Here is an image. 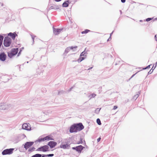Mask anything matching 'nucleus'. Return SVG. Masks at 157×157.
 <instances>
[{
    "label": "nucleus",
    "mask_w": 157,
    "mask_h": 157,
    "mask_svg": "<svg viewBox=\"0 0 157 157\" xmlns=\"http://www.w3.org/2000/svg\"><path fill=\"white\" fill-rule=\"evenodd\" d=\"M11 43V39L10 38L6 37L5 38L4 40V44L6 47H9Z\"/></svg>",
    "instance_id": "f257e3e1"
},
{
    "label": "nucleus",
    "mask_w": 157,
    "mask_h": 157,
    "mask_svg": "<svg viewBox=\"0 0 157 157\" xmlns=\"http://www.w3.org/2000/svg\"><path fill=\"white\" fill-rule=\"evenodd\" d=\"M18 48L12 49L10 53H8V56L11 58L13 56L16 55L18 52Z\"/></svg>",
    "instance_id": "f03ea898"
},
{
    "label": "nucleus",
    "mask_w": 157,
    "mask_h": 157,
    "mask_svg": "<svg viewBox=\"0 0 157 157\" xmlns=\"http://www.w3.org/2000/svg\"><path fill=\"white\" fill-rule=\"evenodd\" d=\"M14 150L13 148H10L9 149H7L4 150L2 153L3 155L6 154H10L13 153V151Z\"/></svg>",
    "instance_id": "7ed1b4c3"
},
{
    "label": "nucleus",
    "mask_w": 157,
    "mask_h": 157,
    "mask_svg": "<svg viewBox=\"0 0 157 157\" xmlns=\"http://www.w3.org/2000/svg\"><path fill=\"white\" fill-rule=\"evenodd\" d=\"M49 147L48 145H44L38 148L37 150L38 151L45 152L49 151Z\"/></svg>",
    "instance_id": "20e7f679"
},
{
    "label": "nucleus",
    "mask_w": 157,
    "mask_h": 157,
    "mask_svg": "<svg viewBox=\"0 0 157 157\" xmlns=\"http://www.w3.org/2000/svg\"><path fill=\"white\" fill-rule=\"evenodd\" d=\"M22 128L27 130H30L31 127L29 123H25L24 124L22 125Z\"/></svg>",
    "instance_id": "39448f33"
},
{
    "label": "nucleus",
    "mask_w": 157,
    "mask_h": 157,
    "mask_svg": "<svg viewBox=\"0 0 157 157\" xmlns=\"http://www.w3.org/2000/svg\"><path fill=\"white\" fill-rule=\"evenodd\" d=\"M6 58V54L4 52L0 53V60L4 61H5Z\"/></svg>",
    "instance_id": "423d86ee"
},
{
    "label": "nucleus",
    "mask_w": 157,
    "mask_h": 157,
    "mask_svg": "<svg viewBox=\"0 0 157 157\" xmlns=\"http://www.w3.org/2000/svg\"><path fill=\"white\" fill-rule=\"evenodd\" d=\"M57 145V143L53 141H51L48 142V145L51 148L54 147Z\"/></svg>",
    "instance_id": "0eeeda50"
},
{
    "label": "nucleus",
    "mask_w": 157,
    "mask_h": 157,
    "mask_svg": "<svg viewBox=\"0 0 157 157\" xmlns=\"http://www.w3.org/2000/svg\"><path fill=\"white\" fill-rule=\"evenodd\" d=\"M78 131H80L83 129L84 127L82 123H79L75 124Z\"/></svg>",
    "instance_id": "6e6552de"
},
{
    "label": "nucleus",
    "mask_w": 157,
    "mask_h": 157,
    "mask_svg": "<svg viewBox=\"0 0 157 157\" xmlns=\"http://www.w3.org/2000/svg\"><path fill=\"white\" fill-rule=\"evenodd\" d=\"M62 30V29H56L55 28H53V33L55 35H57L59 34Z\"/></svg>",
    "instance_id": "1a4fd4ad"
},
{
    "label": "nucleus",
    "mask_w": 157,
    "mask_h": 157,
    "mask_svg": "<svg viewBox=\"0 0 157 157\" xmlns=\"http://www.w3.org/2000/svg\"><path fill=\"white\" fill-rule=\"evenodd\" d=\"M70 131L71 132H77L78 131L75 125L72 126L70 129Z\"/></svg>",
    "instance_id": "9d476101"
},
{
    "label": "nucleus",
    "mask_w": 157,
    "mask_h": 157,
    "mask_svg": "<svg viewBox=\"0 0 157 157\" xmlns=\"http://www.w3.org/2000/svg\"><path fill=\"white\" fill-rule=\"evenodd\" d=\"M33 142H26L25 146L24 147L26 149H27L28 148H29L30 147H31L33 144Z\"/></svg>",
    "instance_id": "9b49d317"
},
{
    "label": "nucleus",
    "mask_w": 157,
    "mask_h": 157,
    "mask_svg": "<svg viewBox=\"0 0 157 157\" xmlns=\"http://www.w3.org/2000/svg\"><path fill=\"white\" fill-rule=\"evenodd\" d=\"M44 140L46 141H48L50 140H54L53 136L52 135H48L44 137Z\"/></svg>",
    "instance_id": "f8f14e48"
},
{
    "label": "nucleus",
    "mask_w": 157,
    "mask_h": 157,
    "mask_svg": "<svg viewBox=\"0 0 157 157\" xmlns=\"http://www.w3.org/2000/svg\"><path fill=\"white\" fill-rule=\"evenodd\" d=\"M77 48V46H75L74 47H67L65 50V52L67 53L69 51L71 50H73V49H76Z\"/></svg>",
    "instance_id": "ddd939ff"
},
{
    "label": "nucleus",
    "mask_w": 157,
    "mask_h": 157,
    "mask_svg": "<svg viewBox=\"0 0 157 157\" xmlns=\"http://www.w3.org/2000/svg\"><path fill=\"white\" fill-rule=\"evenodd\" d=\"M70 147L69 145L66 144H61L60 145V147L64 149H68Z\"/></svg>",
    "instance_id": "4468645a"
},
{
    "label": "nucleus",
    "mask_w": 157,
    "mask_h": 157,
    "mask_svg": "<svg viewBox=\"0 0 157 157\" xmlns=\"http://www.w3.org/2000/svg\"><path fill=\"white\" fill-rule=\"evenodd\" d=\"M83 147L82 145H80L76 147V150L79 152H81L83 148Z\"/></svg>",
    "instance_id": "2eb2a0df"
},
{
    "label": "nucleus",
    "mask_w": 157,
    "mask_h": 157,
    "mask_svg": "<svg viewBox=\"0 0 157 157\" xmlns=\"http://www.w3.org/2000/svg\"><path fill=\"white\" fill-rule=\"evenodd\" d=\"M8 36H10L14 40L15 39L16 36H17V35L15 33H10L8 34Z\"/></svg>",
    "instance_id": "dca6fc26"
},
{
    "label": "nucleus",
    "mask_w": 157,
    "mask_h": 157,
    "mask_svg": "<svg viewBox=\"0 0 157 157\" xmlns=\"http://www.w3.org/2000/svg\"><path fill=\"white\" fill-rule=\"evenodd\" d=\"M85 58V57H83L80 56L79 58L78 59V62H80L82 61V60H84Z\"/></svg>",
    "instance_id": "f3484780"
},
{
    "label": "nucleus",
    "mask_w": 157,
    "mask_h": 157,
    "mask_svg": "<svg viewBox=\"0 0 157 157\" xmlns=\"http://www.w3.org/2000/svg\"><path fill=\"white\" fill-rule=\"evenodd\" d=\"M68 2L67 1V2H65L63 4V7H67L68 6Z\"/></svg>",
    "instance_id": "a211bd4d"
},
{
    "label": "nucleus",
    "mask_w": 157,
    "mask_h": 157,
    "mask_svg": "<svg viewBox=\"0 0 157 157\" xmlns=\"http://www.w3.org/2000/svg\"><path fill=\"white\" fill-rule=\"evenodd\" d=\"M81 56H84V57H85V58L86 57V53L85 52H82L80 54Z\"/></svg>",
    "instance_id": "6ab92c4d"
},
{
    "label": "nucleus",
    "mask_w": 157,
    "mask_h": 157,
    "mask_svg": "<svg viewBox=\"0 0 157 157\" xmlns=\"http://www.w3.org/2000/svg\"><path fill=\"white\" fill-rule=\"evenodd\" d=\"M90 31V30L88 29H86L84 31H83L82 32V33L83 34L84 33H88Z\"/></svg>",
    "instance_id": "aec40b11"
},
{
    "label": "nucleus",
    "mask_w": 157,
    "mask_h": 157,
    "mask_svg": "<svg viewBox=\"0 0 157 157\" xmlns=\"http://www.w3.org/2000/svg\"><path fill=\"white\" fill-rule=\"evenodd\" d=\"M44 137L43 138H40L38 139V141L39 142H41L43 141H45V140H44Z\"/></svg>",
    "instance_id": "412c9836"
},
{
    "label": "nucleus",
    "mask_w": 157,
    "mask_h": 157,
    "mask_svg": "<svg viewBox=\"0 0 157 157\" xmlns=\"http://www.w3.org/2000/svg\"><path fill=\"white\" fill-rule=\"evenodd\" d=\"M44 155V156H45H45H46V157H47V156L50 157V156H53L54 155V154H48V155Z\"/></svg>",
    "instance_id": "4be33fe9"
},
{
    "label": "nucleus",
    "mask_w": 157,
    "mask_h": 157,
    "mask_svg": "<svg viewBox=\"0 0 157 157\" xmlns=\"http://www.w3.org/2000/svg\"><path fill=\"white\" fill-rule=\"evenodd\" d=\"M97 122L98 124L99 125H101V121L99 119H97Z\"/></svg>",
    "instance_id": "5701e85b"
},
{
    "label": "nucleus",
    "mask_w": 157,
    "mask_h": 157,
    "mask_svg": "<svg viewBox=\"0 0 157 157\" xmlns=\"http://www.w3.org/2000/svg\"><path fill=\"white\" fill-rule=\"evenodd\" d=\"M151 20V18H148L146 19V21H150Z\"/></svg>",
    "instance_id": "b1692460"
},
{
    "label": "nucleus",
    "mask_w": 157,
    "mask_h": 157,
    "mask_svg": "<svg viewBox=\"0 0 157 157\" xmlns=\"http://www.w3.org/2000/svg\"><path fill=\"white\" fill-rule=\"evenodd\" d=\"M117 108V106L115 105L114 106L113 109H115Z\"/></svg>",
    "instance_id": "393cba45"
},
{
    "label": "nucleus",
    "mask_w": 157,
    "mask_h": 157,
    "mask_svg": "<svg viewBox=\"0 0 157 157\" xmlns=\"http://www.w3.org/2000/svg\"><path fill=\"white\" fill-rule=\"evenodd\" d=\"M96 96V95L95 94H92V96L93 97H95Z\"/></svg>",
    "instance_id": "a878e982"
},
{
    "label": "nucleus",
    "mask_w": 157,
    "mask_h": 157,
    "mask_svg": "<svg viewBox=\"0 0 157 157\" xmlns=\"http://www.w3.org/2000/svg\"><path fill=\"white\" fill-rule=\"evenodd\" d=\"M150 65H148L146 67L144 68V69H147V68H150Z\"/></svg>",
    "instance_id": "bb28decb"
},
{
    "label": "nucleus",
    "mask_w": 157,
    "mask_h": 157,
    "mask_svg": "<svg viewBox=\"0 0 157 157\" xmlns=\"http://www.w3.org/2000/svg\"><path fill=\"white\" fill-rule=\"evenodd\" d=\"M101 139V138L100 137H99L98 139H97V141H98V142H99L100 141Z\"/></svg>",
    "instance_id": "cd10ccee"
},
{
    "label": "nucleus",
    "mask_w": 157,
    "mask_h": 157,
    "mask_svg": "<svg viewBox=\"0 0 157 157\" xmlns=\"http://www.w3.org/2000/svg\"><path fill=\"white\" fill-rule=\"evenodd\" d=\"M35 36H32V38L33 40V42L34 41V37H35Z\"/></svg>",
    "instance_id": "c85d7f7f"
},
{
    "label": "nucleus",
    "mask_w": 157,
    "mask_h": 157,
    "mask_svg": "<svg viewBox=\"0 0 157 157\" xmlns=\"http://www.w3.org/2000/svg\"><path fill=\"white\" fill-rule=\"evenodd\" d=\"M155 38L156 40H157V37L156 36V35H155Z\"/></svg>",
    "instance_id": "c756f323"
},
{
    "label": "nucleus",
    "mask_w": 157,
    "mask_h": 157,
    "mask_svg": "<svg viewBox=\"0 0 157 157\" xmlns=\"http://www.w3.org/2000/svg\"><path fill=\"white\" fill-rule=\"evenodd\" d=\"M121 1L122 2L124 3L125 2V0H121Z\"/></svg>",
    "instance_id": "7c9ffc66"
},
{
    "label": "nucleus",
    "mask_w": 157,
    "mask_h": 157,
    "mask_svg": "<svg viewBox=\"0 0 157 157\" xmlns=\"http://www.w3.org/2000/svg\"><path fill=\"white\" fill-rule=\"evenodd\" d=\"M137 73V72H136V73L135 74H133V75L132 76V77H131V78H132L133 77H134V75H135Z\"/></svg>",
    "instance_id": "2f4dec72"
},
{
    "label": "nucleus",
    "mask_w": 157,
    "mask_h": 157,
    "mask_svg": "<svg viewBox=\"0 0 157 157\" xmlns=\"http://www.w3.org/2000/svg\"><path fill=\"white\" fill-rule=\"evenodd\" d=\"M137 73V72H136V73L135 74H133V75L132 76V77H131V78H132L133 77H134V75H135Z\"/></svg>",
    "instance_id": "473e14b6"
},
{
    "label": "nucleus",
    "mask_w": 157,
    "mask_h": 157,
    "mask_svg": "<svg viewBox=\"0 0 157 157\" xmlns=\"http://www.w3.org/2000/svg\"><path fill=\"white\" fill-rule=\"evenodd\" d=\"M72 149H74V150H76V147H73L72 148Z\"/></svg>",
    "instance_id": "72a5a7b5"
},
{
    "label": "nucleus",
    "mask_w": 157,
    "mask_h": 157,
    "mask_svg": "<svg viewBox=\"0 0 157 157\" xmlns=\"http://www.w3.org/2000/svg\"><path fill=\"white\" fill-rule=\"evenodd\" d=\"M55 0L56 2H59V1H61V0Z\"/></svg>",
    "instance_id": "f704fd0d"
},
{
    "label": "nucleus",
    "mask_w": 157,
    "mask_h": 157,
    "mask_svg": "<svg viewBox=\"0 0 157 157\" xmlns=\"http://www.w3.org/2000/svg\"><path fill=\"white\" fill-rule=\"evenodd\" d=\"M31 157H36V155L32 156Z\"/></svg>",
    "instance_id": "c9c22d12"
},
{
    "label": "nucleus",
    "mask_w": 157,
    "mask_h": 157,
    "mask_svg": "<svg viewBox=\"0 0 157 157\" xmlns=\"http://www.w3.org/2000/svg\"><path fill=\"white\" fill-rule=\"evenodd\" d=\"M92 68H93V67H90V68H89L88 69V70H90V69H92Z\"/></svg>",
    "instance_id": "e433bc0d"
},
{
    "label": "nucleus",
    "mask_w": 157,
    "mask_h": 157,
    "mask_svg": "<svg viewBox=\"0 0 157 157\" xmlns=\"http://www.w3.org/2000/svg\"><path fill=\"white\" fill-rule=\"evenodd\" d=\"M0 109H4H4L3 108H0Z\"/></svg>",
    "instance_id": "4c0bfd02"
},
{
    "label": "nucleus",
    "mask_w": 157,
    "mask_h": 157,
    "mask_svg": "<svg viewBox=\"0 0 157 157\" xmlns=\"http://www.w3.org/2000/svg\"><path fill=\"white\" fill-rule=\"evenodd\" d=\"M29 151H31V150H30V149H29Z\"/></svg>",
    "instance_id": "58836bf2"
},
{
    "label": "nucleus",
    "mask_w": 157,
    "mask_h": 157,
    "mask_svg": "<svg viewBox=\"0 0 157 157\" xmlns=\"http://www.w3.org/2000/svg\"><path fill=\"white\" fill-rule=\"evenodd\" d=\"M4 106V105H2L1 106Z\"/></svg>",
    "instance_id": "ea45409f"
}]
</instances>
